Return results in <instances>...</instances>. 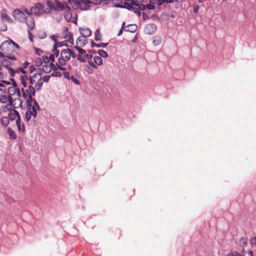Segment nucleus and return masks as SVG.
<instances>
[{
    "label": "nucleus",
    "instance_id": "9b49d317",
    "mask_svg": "<svg viewBox=\"0 0 256 256\" xmlns=\"http://www.w3.org/2000/svg\"><path fill=\"white\" fill-rule=\"evenodd\" d=\"M24 22L26 24L30 30H34L35 26L34 20V18L31 16V15H28V16L26 18Z\"/></svg>",
    "mask_w": 256,
    "mask_h": 256
},
{
    "label": "nucleus",
    "instance_id": "79ce46f5",
    "mask_svg": "<svg viewBox=\"0 0 256 256\" xmlns=\"http://www.w3.org/2000/svg\"><path fill=\"white\" fill-rule=\"evenodd\" d=\"M91 46H92V48H94V47H98V44H96L93 41H92V42H91Z\"/></svg>",
    "mask_w": 256,
    "mask_h": 256
},
{
    "label": "nucleus",
    "instance_id": "4468645a",
    "mask_svg": "<svg viewBox=\"0 0 256 256\" xmlns=\"http://www.w3.org/2000/svg\"><path fill=\"white\" fill-rule=\"evenodd\" d=\"M66 33L65 38L66 39V40L69 43L72 44L74 43V38H72V34L71 32L68 31V28H66V30L64 32Z\"/></svg>",
    "mask_w": 256,
    "mask_h": 256
},
{
    "label": "nucleus",
    "instance_id": "4be33fe9",
    "mask_svg": "<svg viewBox=\"0 0 256 256\" xmlns=\"http://www.w3.org/2000/svg\"><path fill=\"white\" fill-rule=\"evenodd\" d=\"M136 29L137 26L136 24H130L124 28V30L130 32H136Z\"/></svg>",
    "mask_w": 256,
    "mask_h": 256
},
{
    "label": "nucleus",
    "instance_id": "f03ea898",
    "mask_svg": "<svg viewBox=\"0 0 256 256\" xmlns=\"http://www.w3.org/2000/svg\"><path fill=\"white\" fill-rule=\"evenodd\" d=\"M19 46L10 38L2 42L0 46V51L4 58H6V55H10L16 49H19Z\"/></svg>",
    "mask_w": 256,
    "mask_h": 256
},
{
    "label": "nucleus",
    "instance_id": "e433bc0d",
    "mask_svg": "<svg viewBox=\"0 0 256 256\" xmlns=\"http://www.w3.org/2000/svg\"><path fill=\"white\" fill-rule=\"evenodd\" d=\"M42 60L45 64H47L50 61V58H48L46 56H42Z\"/></svg>",
    "mask_w": 256,
    "mask_h": 256
},
{
    "label": "nucleus",
    "instance_id": "9d476101",
    "mask_svg": "<svg viewBox=\"0 0 256 256\" xmlns=\"http://www.w3.org/2000/svg\"><path fill=\"white\" fill-rule=\"evenodd\" d=\"M156 30V26L153 24H149L146 26L144 28V32L147 34H152Z\"/></svg>",
    "mask_w": 256,
    "mask_h": 256
},
{
    "label": "nucleus",
    "instance_id": "6ab92c4d",
    "mask_svg": "<svg viewBox=\"0 0 256 256\" xmlns=\"http://www.w3.org/2000/svg\"><path fill=\"white\" fill-rule=\"evenodd\" d=\"M80 32L82 36L86 38L90 36L92 34V32L88 28H84L80 29Z\"/></svg>",
    "mask_w": 256,
    "mask_h": 256
},
{
    "label": "nucleus",
    "instance_id": "603ef678",
    "mask_svg": "<svg viewBox=\"0 0 256 256\" xmlns=\"http://www.w3.org/2000/svg\"><path fill=\"white\" fill-rule=\"evenodd\" d=\"M56 76H61V74H56Z\"/></svg>",
    "mask_w": 256,
    "mask_h": 256
},
{
    "label": "nucleus",
    "instance_id": "f704fd0d",
    "mask_svg": "<svg viewBox=\"0 0 256 256\" xmlns=\"http://www.w3.org/2000/svg\"><path fill=\"white\" fill-rule=\"evenodd\" d=\"M6 58H7L8 60H16V58L14 56L6 55Z\"/></svg>",
    "mask_w": 256,
    "mask_h": 256
},
{
    "label": "nucleus",
    "instance_id": "7ed1b4c3",
    "mask_svg": "<svg viewBox=\"0 0 256 256\" xmlns=\"http://www.w3.org/2000/svg\"><path fill=\"white\" fill-rule=\"evenodd\" d=\"M28 99V98H26ZM26 104L28 107V110L25 114V120L28 122L33 117L36 118L37 116V111L40 110V106L36 100L32 98V102L29 103L26 100Z\"/></svg>",
    "mask_w": 256,
    "mask_h": 256
},
{
    "label": "nucleus",
    "instance_id": "bb28decb",
    "mask_svg": "<svg viewBox=\"0 0 256 256\" xmlns=\"http://www.w3.org/2000/svg\"><path fill=\"white\" fill-rule=\"evenodd\" d=\"M46 4H47L49 8H46L49 10V12L52 9L54 10V8L55 7V4H54V2L50 1V0H47Z\"/></svg>",
    "mask_w": 256,
    "mask_h": 256
},
{
    "label": "nucleus",
    "instance_id": "393cba45",
    "mask_svg": "<svg viewBox=\"0 0 256 256\" xmlns=\"http://www.w3.org/2000/svg\"><path fill=\"white\" fill-rule=\"evenodd\" d=\"M0 122L3 126L5 127L7 126L10 122L9 118L7 116L2 118L0 119Z\"/></svg>",
    "mask_w": 256,
    "mask_h": 256
},
{
    "label": "nucleus",
    "instance_id": "c9c22d12",
    "mask_svg": "<svg viewBox=\"0 0 256 256\" xmlns=\"http://www.w3.org/2000/svg\"><path fill=\"white\" fill-rule=\"evenodd\" d=\"M124 25H125V22H124L122 24V28L119 31L118 33V36H120L123 32V30H124Z\"/></svg>",
    "mask_w": 256,
    "mask_h": 256
},
{
    "label": "nucleus",
    "instance_id": "a211bd4d",
    "mask_svg": "<svg viewBox=\"0 0 256 256\" xmlns=\"http://www.w3.org/2000/svg\"><path fill=\"white\" fill-rule=\"evenodd\" d=\"M1 18L3 21L10 22L12 20L6 14V9H3L1 12Z\"/></svg>",
    "mask_w": 256,
    "mask_h": 256
},
{
    "label": "nucleus",
    "instance_id": "aec40b11",
    "mask_svg": "<svg viewBox=\"0 0 256 256\" xmlns=\"http://www.w3.org/2000/svg\"><path fill=\"white\" fill-rule=\"evenodd\" d=\"M54 66L52 63H50V64H46L42 66V70L44 73H48L52 70Z\"/></svg>",
    "mask_w": 256,
    "mask_h": 256
},
{
    "label": "nucleus",
    "instance_id": "4d7b16f0",
    "mask_svg": "<svg viewBox=\"0 0 256 256\" xmlns=\"http://www.w3.org/2000/svg\"><path fill=\"white\" fill-rule=\"evenodd\" d=\"M254 240H256V238H254Z\"/></svg>",
    "mask_w": 256,
    "mask_h": 256
},
{
    "label": "nucleus",
    "instance_id": "39448f33",
    "mask_svg": "<svg viewBox=\"0 0 256 256\" xmlns=\"http://www.w3.org/2000/svg\"><path fill=\"white\" fill-rule=\"evenodd\" d=\"M24 12L28 15H35L36 16H40L44 13H48L49 10L47 8H44L40 3H37L32 6L30 10L25 8L24 10Z\"/></svg>",
    "mask_w": 256,
    "mask_h": 256
},
{
    "label": "nucleus",
    "instance_id": "49530a36",
    "mask_svg": "<svg viewBox=\"0 0 256 256\" xmlns=\"http://www.w3.org/2000/svg\"><path fill=\"white\" fill-rule=\"evenodd\" d=\"M2 66L1 64H0V78H2V74L1 72V70H2Z\"/></svg>",
    "mask_w": 256,
    "mask_h": 256
},
{
    "label": "nucleus",
    "instance_id": "a878e982",
    "mask_svg": "<svg viewBox=\"0 0 256 256\" xmlns=\"http://www.w3.org/2000/svg\"><path fill=\"white\" fill-rule=\"evenodd\" d=\"M94 63L98 66H101L102 64V58L99 56H94Z\"/></svg>",
    "mask_w": 256,
    "mask_h": 256
},
{
    "label": "nucleus",
    "instance_id": "f8f14e48",
    "mask_svg": "<svg viewBox=\"0 0 256 256\" xmlns=\"http://www.w3.org/2000/svg\"><path fill=\"white\" fill-rule=\"evenodd\" d=\"M76 46L77 47H83L87 43L88 40L86 38L80 36L76 40Z\"/></svg>",
    "mask_w": 256,
    "mask_h": 256
},
{
    "label": "nucleus",
    "instance_id": "4c0bfd02",
    "mask_svg": "<svg viewBox=\"0 0 256 256\" xmlns=\"http://www.w3.org/2000/svg\"><path fill=\"white\" fill-rule=\"evenodd\" d=\"M84 58H86V60H90L92 58V54H87L86 53V54H84Z\"/></svg>",
    "mask_w": 256,
    "mask_h": 256
},
{
    "label": "nucleus",
    "instance_id": "72a5a7b5",
    "mask_svg": "<svg viewBox=\"0 0 256 256\" xmlns=\"http://www.w3.org/2000/svg\"><path fill=\"white\" fill-rule=\"evenodd\" d=\"M50 78V76H44L43 78H42V82H48Z\"/></svg>",
    "mask_w": 256,
    "mask_h": 256
},
{
    "label": "nucleus",
    "instance_id": "c03bdc74",
    "mask_svg": "<svg viewBox=\"0 0 256 256\" xmlns=\"http://www.w3.org/2000/svg\"><path fill=\"white\" fill-rule=\"evenodd\" d=\"M36 54H38V55H40V54H41L42 52V50H38V48H36Z\"/></svg>",
    "mask_w": 256,
    "mask_h": 256
},
{
    "label": "nucleus",
    "instance_id": "423d86ee",
    "mask_svg": "<svg viewBox=\"0 0 256 256\" xmlns=\"http://www.w3.org/2000/svg\"><path fill=\"white\" fill-rule=\"evenodd\" d=\"M1 65L7 68L9 74L12 77H14L16 73H19L20 72L22 74H26V72L23 70L22 68H16L14 70L10 67V66L11 65V63L8 60H4Z\"/></svg>",
    "mask_w": 256,
    "mask_h": 256
},
{
    "label": "nucleus",
    "instance_id": "5701e85b",
    "mask_svg": "<svg viewBox=\"0 0 256 256\" xmlns=\"http://www.w3.org/2000/svg\"><path fill=\"white\" fill-rule=\"evenodd\" d=\"M8 134L9 138H11L12 140H15L17 138L16 132L10 128H8Z\"/></svg>",
    "mask_w": 256,
    "mask_h": 256
},
{
    "label": "nucleus",
    "instance_id": "0eeeda50",
    "mask_svg": "<svg viewBox=\"0 0 256 256\" xmlns=\"http://www.w3.org/2000/svg\"><path fill=\"white\" fill-rule=\"evenodd\" d=\"M124 8L129 10H132L138 16H140V12L138 8V3L134 0H131L130 3L124 2Z\"/></svg>",
    "mask_w": 256,
    "mask_h": 256
},
{
    "label": "nucleus",
    "instance_id": "dca6fc26",
    "mask_svg": "<svg viewBox=\"0 0 256 256\" xmlns=\"http://www.w3.org/2000/svg\"><path fill=\"white\" fill-rule=\"evenodd\" d=\"M20 80L23 86L22 88H24V90H26L27 88V83L30 81L28 76H21Z\"/></svg>",
    "mask_w": 256,
    "mask_h": 256
},
{
    "label": "nucleus",
    "instance_id": "c85d7f7f",
    "mask_svg": "<svg viewBox=\"0 0 256 256\" xmlns=\"http://www.w3.org/2000/svg\"><path fill=\"white\" fill-rule=\"evenodd\" d=\"M98 54L102 57H103L104 58H106L108 57V53L106 51H104L102 50H99L98 51Z\"/></svg>",
    "mask_w": 256,
    "mask_h": 256
},
{
    "label": "nucleus",
    "instance_id": "de8ad7c7",
    "mask_svg": "<svg viewBox=\"0 0 256 256\" xmlns=\"http://www.w3.org/2000/svg\"><path fill=\"white\" fill-rule=\"evenodd\" d=\"M28 64L29 63L28 62H25L24 63V68H22L24 69V68H26Z\"/></svg>",
    "mask_w": 256,
    "mask_h": 256
},
{
    "label": "nucleus",
    "instance_id": "2f4dec72",
    "mask_svg": "<svg viewBox=\"0 0 256 256\" xmlns=\"http://www.w3.org/2000/svg\"><path fill=\"white\" fill-rule=\"evenodd\" d=\"M138 8L140 10H145L146 8V4H138Z\"/></svg>",
    "mask_w": 256,
    "mask_h": 256
},
{
    "label": "nucleus",
    "instance_id": "a18cd8bd",
    "mask_svg": "<svg viewBox=\"0 0 256 256\" xmlns=\"http://www.w3.org/2000/svg\"><path fill=\"white\" fill-rule=\"evenodd\" d=\"M2 31H6L7 30V26L6 25L4 26L2 28Z\"/></svg>",
    "mask_w": 256,
    "mask_h": 256
},
{
    "label": "nucleus",
    "instance_id": "6e6d98bb",
    "mask_svg": "<svg viewBox=\"0 0 256 256\" xmlns=\"http://www.w3.org/2000/svg\"><path fill=\"white\" fill-rule=\"evenodd\" d=\"M72 55L74 56V54H76L72 52Z\"/></svg>",
    "mask_w": 256,
    "mask_h": 256
},
{
    "label": "nucleus",
    "instance_id": "20e7f679",
    "mask_svg": "<svg viewBox=\"0 0 256 256\" xmlns=\"http://www.w3.org/2000/svg\"><path fill=\"white\" fill-rule=\"evenodd\" d=\"M72 56L73 58L76 57V54L74 56L72 55V50L67 48L66 50H62L60 52V56L58 60V63L56 64L58 68L62 70H64L66 68L62 66H65L66 62H68L70 56Z\"/></svg>",
    "mask_w": 256,
    "mask_h": 256
},
{
    "label": "nucleus",
    "instance_id": "5fc2aeb1",
    "mask_svg": "<svg viewBox=\"0 0 256 256\" xmlns=\"http://www.w3.org/2000/svg\"><path fill=\"white\" fill-rule=\"evenodd\" d=\"M194 12H196V10L194 9Z\"/></svg>",
    "mask_w": 256,
    "mask_h": 256
},
{
    "label": "nucleus",
    "instance_id": "c756f323",
    "mask_svg": "<svg viewBox=\"0 0 256 256\" xmlns=\"http://www.w3.org/2000/svg\"><path fill=\"white\" fill-rule=\"evenodd\" d=\"M76 48L80 54L78 55H84L86 52L84 50L81 48V47L75 46Z\"/></svg>",
    "mask_w": 256,
    "mask_h": 256
},
{
    "label": "nucleus",
    "instance_id": "1a4fd4ad",
    "mask_svg": "<svg viewBox=\"0 0 256 256\" xmlns=\"http://www.w3.org/2000/svg\"><path fill=\"white\" fill-rule=\"evenodd\" d=\"M55 7L54 8V10L62 11L65 10H68V6H67L66 2H60L58 0H55Z\"/></svg>",
    "mask_w": 256,
    "mask_h": 256
},
{
    "label": "nucleus",
    "instance_id": "864d4df0",
    "mask_svg": "<svg viewBox=\"0 0 256 256\" xmlns=\"http://www.w3.org/2000/svg\"><path fill=\"white\" fill-rule=\"evenodd\" d=\"M250 256H252V252H250Z\"/></svg>",
    "mask_w": 256,
    "mask_h": 256
},
{
    "label": "nucleus",
    "instance_id": "09e8293b",
    "mask_svg": "<svg viewBox=\"0 0 256 256\" xmlns=\"http://www.w3.org/2000/svg\"><path fill=\"white\" fill-rule=\"evenodd\" d=\"M3 54H2L1 51L0 50V58H3Z\"/></svg>",
    "mask_w": 256,
    "mask_h": 256
},
{
    "label": "nucleus",
    "instance_id": "412c9836",
    "mask_svg": "<svg viewBox=\"0 0 256 256\" xmlns=\"http://www.w3.org/2000/svg\"><path fill=\"white\" fill-rule=\"evenodd\" d=\"M64 17L65 20L69 22L72 20V13L70 12V8L68 7V10H64Z\"/></svg>",
    "mask_w": 256,
    "mask_h": 256
},
{
    "label": "nucleus",
    "instance_id": "58836bf2",
    "mask_svg": "<svg viewBox=\"0 0 256 256\" xmlns=\"http://www.w3.org/2000/svg\"><path fill=\"white\" fill-rule=\"evenodd\" d=\"M108 45V43H100L98 44V48L99 47H102V48H106Z\"/></svg>",
    "mask_w": 256,
    "mask_h": 256
},
{
    "label": "nucleus",
    "instance_id": "473e14b6",
    "mask_svg": "<svg viewBox=\"0 0 256 256\" xmlns=\"http://www.w3.org/2000/svg\"><path fill=\"white\" fill-rule=\"evenodd\" d=\"M70 80L76 84H80L79 80L73 76H70Z\"/></svg>",
    "mask_w": 256,
    "mask_h": 256
},
{
    "label": "nucleus",
    "instance_id": "7c9ffc66",
    "mask_svg": "<svg viewBox=\"0 0 256 256\" xmlns=\"http://www.w3.org/2000/svg\"><path fill=\"white\" fill-rule=\"evenodd\" d=\"M78 59L81 62H85L86 58H84V55H78Z\"/></svg>",
    "mask_w": 256,
    "mask_h": 256
},
{
    "label": "nucleus",
    "instance_id": "37998d69",
    "mask_svg": "<svg viewBox=\"0 0 256 256\" xmlns=\"http://www.w3.org/2000/svg\"><path fill=\"white\" fill-rule=\"evenodd\" d=\"M88 63L90 64L91 66L92 67L94 68H97V66H96V65L94 63L92 62H88Z\"/></svg>",
    "mask_w": 256,
    "mask_h": 256
},
{
    "label": "nucleus",
    "instance_id": "8fccbe9b",
    "mask_svg": "<svg viewBox=\"0 0 256 256\" xmlns=\"http://www.w3.org/2000/svg\"><path fill=\"white\" fill-rule=\"evenodd\" d=\"M183 0H172V2H182Z\"/></svg>",
    "mask_w": 256,
    "mask_h": 256
},
{
    "label": "nucleus",
    "instance_id": "6e6552de",
    "mask_svg": "<svg viewBox=\"0 0 256 256\" xmlns=\"http://www.w3.org/2000/svg\"><path fill=\"white\" fill-rule=\"evenodd\" d=\"M25 14L24 11L22 12L20 10L16 9L14 10L12 15L16 20L20 22H24L27 17Z\"/></svg>",
    "mask_w": 256,
    "mask_h": 256
},
{
    "label": "nucleus",
    "instance_id": "f3484780",
    "mask_svg": "<svg viewBox=\"0 0 256 256\" xmlns=\"http://www.w3.org/2000/svg\"><path fill=\"white\" fill-rule=\"evenodd\" d=\"M18 116H20V115L18 111L14 110L10 112L8 117L9 118V120H16L17 118H18Z\"/></svg>",
    "mask_w": 256,
    "mask_h": 256
},
{
    "label": "nucleus",
    "instance_id": "a19ab883",
    "mask_svg": "<svg viewBox=\"0 0 256 256\" xmlns=\"http://www.w3.org/2000/svg\"><path fill=\"white\" fill-rule=\"evenodd\" d=\"M64 78H66L70 80V76H69V73L68 72H64Z\"/></svg>",
    "mask_w": 256,
    "mask_h": 256
},
{
    "label": "nucleus",
    "instance_id": "2eb2a0df",
    "mask_svg": "<svg viewBox=\"0 0 256 256\" xmlns=\"http://www.w3.org/2000/svg\"><path fill=\"white\" fill-rule=\"evenodd\" d=\"M16 125L19 131L25 132V126L24 123H21L20 116H18V118L16 120Z\"/></svg>",
    "mask_w": 256,
    "mask_h": 256
},
{
    "label": "nucleus",
    "instance_id": "3c124183",
    "mask_svg": "<svg viewBox=\"0 0 256 256\" xmlns=\"http://www.w3.org/2000/svg\"><path fill=\"white\" fill-rule=\"evenodd\" d=\"M30 72H32V66H30Z\"/></svg>",
    "mask_w": 256,
    "mask_h": 256
},
{
    "label": "nucleus",
    "instance_id": "f257e3e1",
    "mask_svg": "<svg viewBox=\"0 0 256 256\" xmlns=\"http://www.w3.org/2000/svg\"><path fill=\"white\" fill-rule=\"evenodd\" d=\"M42 73H36L34 74L32 78L30 79V84L28 88L26 90L24 88H22L23 92V96L26 98H28V102H32V96H34L36 93V89L39 90L42 85Z\"/></svg>",
    "mask_w": 256,
    "mask_h": 256
},
{
    "label": "nucleus",
    "instance_id": "cd10ccee",
    "mask_svg": "<svg viewBox=\"0 0 256 256\" xmlns=\"http://www.w3.org/2000/svg\"><path fill=\"white\" fill-rule=\"evenodd\" d=\"M94 36H95V40L96 41H98V40H101L102 35L100 34V30H97L96 31L95 34H94Z\"/></svg>",
    "mask_w": 256,
    "mask_h": 256
},
{
    "label": "nucleus",
    "instance_id": "ddd939ff",
    "mask_svg": "<svg viewBox=\"0 0 256 256\" xmlns=\"http://www.w3.org/2000/svg\"><path fill=\"white\" fill-rule=\"evenodd\" d=\"M56 48V46L54 45V50H52V54L49 57L50 61L52 62H54L55 60V57H58L59 54V51L57 50Z\"/></svg>",
    "mask_w": 256,
    "mask_h": 256
},
{
    "label": "nucleus",
    "instance_id": "b1692460",
    "mask_svg": "<svg viewBox=\"0 0 256 256\" xmlns=\"http://www.w3.org/2000/svg\"><path fill=\"white\" fill-rule=\"evenodd\" d=\"M162 38L159 36H156L153 38V44L154 46H158L162 42Z\"/></svg>",
    "mask_w": 256,
    "mask_h": 256
},
{
    "label": "nucleus",
    "instance_id": "ea45409f",
    "mask_svg": "<svg viewBox=\"0 0 256 256\" xmlns=\"http://www.w3.org/2000/svg\"><path fill=\"white\" fill-rule=\"evenodd\" d=\"M228 256H240L238 252H232L228 254Z\"/></svg>",
    "mask_w": 256,
    "mask_h": 256
}]
</instances>
